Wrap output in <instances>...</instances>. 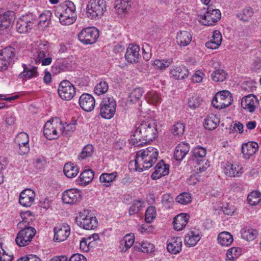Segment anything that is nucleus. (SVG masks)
Returning a JSON list of instances; mask_svg holds the SVG:
<instances>
[{
  "mask_svg": "<svg viewBox=\"0 0 261 261\" xmlns=\"http://www.w3.org/2000/svg\"><path fill=\"white\" fill-rule=\"evenodd\" d=\"M261 200V193L258 191L251 192L247 197L248 203L251 205H257Z\"/></svg>",
  "mask_w": 261,
  "mask_h": 261,
  "instance_id": "obj_42",
  "label": "nucleus"
},
{
  "mask_svg": "<svg viewBox=\"0 0 261 261\" xmlns=\"http://www.w3.org/2000/svg\"><path fill=\"white\" fill-rule=\"evenodd\" d=\"M22 66L23 70L19 74L18 77L19 79L27 80L38 76L39 74L36 67L31 65H27L25 64H22Z\"/></svg>",
  "mask_w": 261,
  "mask_h": 261,
  "instance_id": "obj_22",
  "label": "nucleus"
},
{
  "mask_svg": "<svg viewBox=\"0 0 261 261\" xmlns=\"http://www.w3.org/2000/svg\"><path fill=\"white\" fill-rule=\"evenodd\" d=\"M201 239L199 232L191 230L185 237V244L189 247L194 246Z\"/></svg>",
  "mask_w": 261,
  "mask_h": 261,
  "instance_id": "obj_28",
  "label": "nucleus"
},
{
  "mask_svg": "<svg viewBox=\"0 0 261 261\" xmlns=\"http://www.w3.org/2000/svg\"><path fill=\"white\" fill-rule=\"evenodd\" d=\"M64 125L61 119L56 117L47 121L44 126L43 133L49 140H54L59 138L60 134L63 132Z\"/></svg>",
  "mask_w": 261,
  "mask_h": 261,
  "instance_id": "obj_5",
  "label": "nucleus"
},
{
  "mask_svg": "<svg viewBox=\"0 0 261 261\" xmlns=\"http://www.w3.org/2000/svg\"><path fill=\"white\" fill-rule=\"evenodd\" d=\"M190 216L185 213H181L174 218L173 224L175 230H181L187 225L189 222Z\"/></svg>",
  "mask_w": 261,
  "mask_h": 261,
  "instance_id": "obj_26",
  "label": "nucleus"
},
{
  "mask_svg": "<svg viewBox=\"0 0 261 261\" xmlns=\"http://www.w3.org/2000/svg\"><path fill=\"white\" fill-rule=\"evenodd\" d=\"M0 55L10 62L15 56V49L11 46L6 47L1 50Z\"/></svg>",
  "mask_w": 261,
  "mask_h": 261,
  "instance_id": "obj_43",
  "label": "nucleus"
},
{
  "mask_svg": "<svg viewBox=\"0 0 261 261\" xmlns=\"http://www.w3.org/2000/svg\"><path fill=\"white\" fill-rule=\"evenodd\" d=\"M29 142V137L28 135L24 132L19 133L14 140V144L18 143L19 142Z\"/></svg>",
  "mask_w": 261,
  "mask_h": 261,
  "instance_id": "obj_57",
  "label": "nucleus"
},
{
  "mask_svg": "<svg viewBox=\"0 0 261 261\" xmlns=\"http://www.w3.org/2000/svg\"><path fill=\"white\" fill-rule=\"evenodd\" d=\"M75 129V126L74 123L68 124L66 126H64L63 132L61 134L65 136L68 135V132H73Z\"/></svg>",
  "mask_w": 261,
  "mask_h": 261,
  "instance_id": "obj_62",
  "label": "nucleus"
},
{
  "mask_svg": "<svg viewBox=\"0 0 261 261\" xmlns=\"http://www.w3.org/2000/svg\"><path fill=\"white\" fill-rule=\"evenodd\" d=\"M156 211L154 206L148 207L145 212V221L150 223L155 218Z\"/></svg>",
  "mask_w": 261,
  "mask_h": 261,
  "instance_id": "obj_51",
  "label": "nucleus"
},
{
  "mask_svg": "<svg viewBox=\"0 0 261 261\" xmlns=\"http://www.w3.org/2000/svg\"><path fill=\"white\" fill-rule=\"evenodd\" d=\"M185 124L181 122L176 123L172 127V133L174 136H181L185 131Z\"/></svg>",
  "mask_w": 261,
  "mask_h": 261,
  "instance_id": "obj_50",
  "label": "nucleus"
},
{
  "mask_svg": "<svg viewBox=\"0 0 261 261\" xmlns=\"http://www.w3.org/2000/svg\"><path fill=\"white\" fill-rule=\"evenodd\" d=\"M143 202L141 200H137L134 202L129 209V214L133 215L138 213L142 207Z\"/></svg>",
  "mask_w": 261,
  "mask_h": 261,
  "instance_id": "obj_54",
  "label": "nucleus"
},
{
  "mask_svg": "<svg viewBox=\"0 0 261 261\" xmlns=\"http://www.w3.org/2000/svg\"><path fill=\"white\" fill-rule=\"evenodd\" d=\"M106 10L105 0H90L86 6V13L89 18L97 20L102 16Z\"/></svg>",
  "mask_w": 261,
  "mask_h": 261,
  "instance_id": "obj_6",
  "label": "nucleus"
},
{
  "mask_svg": "<svg viewBox=\"0 0 261 261\" xmlns=\"http://www.w3.org/2000/svg\"><path fill=\"white\" fill-rule=\"evenodd\" d=\"M217 240L222 246L228 247L233 242V238L230 233L223 231L218 234Z\"/></svg>",
  "mask_w": 261,
  "mask_h": 261,
  "instance_id": "obj_33",
  "label": "nucleus"
},
{
  "mask_svg": "<svg viewBox=\"0 0 261 261\" xmlns=\"http://www.w3.org/2000/svg\"><path fill=\"white\" fill-rule=\"evenodd\" d=\"M70 67L67 61L63 59H58L51 67V71L54 74H57L61 72L68 70Z\"/></svg>",
  "mask_w": 261,
  "mask_h": 261,
  "instance_id": "obj_29",
  "label": "nucleus"
},
{
  "mask_svg": "<svg viewBox=\"0 0 261 261\" xmlns=\"http://www.w3.org/2000/svg\"><path fill=\"white\" fill-rule=\"evenodd\" d=\"M10 64V62L8 60L4 59V57L0 55V71L6 70Z\"/></svg>",
  "mask_w": 261,
  "mask_h": 261,
  "instance_id": "obj_61",
  "label": "nucleus"
},
{
  "mask_svg": "<svg viewBox=\"0 0 261 261\" xmlns=\"http://www.w3.org/2000/svg\"><path fill=\"white\" fill-rule=\"evenodd\" d=\"M206 152L205 148L199 146L195 147L192 151L193 156L196 158H202L205 156Z\"/></svg>",
  "mask_w": 261,
  "mask_h": 261,
  "instance_id": "obj_55",
  "label": "nucleus"
},
{
  "mask_svg": "<svg viewBox=\"0 0 261 261\" xmlns=\"http://www.w3.org/2000/svg\"><path fill=\"white\" fill-rule=\"evenodd\" d=\"M158 155V150L151 146L138 151L134 161L135 170L141 172L152 167L156 162Z\"/></svg>",
  "mask_w": 261,
  "mask_h": 261,
  "instance_id": "obj_2",
  "label": "nucleus"
},
{
  "mask_svg": "<svg viewBox=\"0 0 261 261\" xmlns=\"http://www.w3.org/2000/svg\"><path fill=\"white\" fill-rule=\"evenodd\" d=\"M170 73L174 79L180 80L188 76L189 71L185 66H179L171 69Z\"/></svg>",
  "mask_w": 261,
  "mask_h": 261,
  "instance_id": "obj_31",
  "label": "nucleus"
},
{
  "mask_svg": "<svg viewBox=\"0 0 261 261\" xmlns=\"http://www.w3.org/2000/svg\"><path fill=\"white\" fill-rule=\"evenodd\" d=\"M190 145L185 142H180L176 147L174 158L176 161H181L190 151Z\"/></svg>",
  "mask_w": 261,
  "mask_h": 261,
  "instance_id": "obj_25",
  "label": "nucleus"
},
{
  "mask_svg": "<svg viewBox=\"0 0 261 261\" xmlns=\"http://www.w3.org/2000/svg\"><path fill=\"white\" fill-rule=\"evenodd\" d=\"M254 14L253 9L250 7H247L244 8L241 12L237 15V17L241 20L244 22H247L252 17Z\"/></svg>",
  "mask_w": 261,
  "mask_h": 261,
  "instance_id": "obj_41",
  "label": "nucleus"
},
{
  "mask_svg": "<svg viewBox=\"0 0 261 261\" xmlns=\"http://www.w3.org/2000/svg\"><path fill=\"white\" fill-rule=\"evenodd\" d=\"M156 125L154 123L144 121L136 126L131 136L130 143L135 146H142L152 141L158 136Z\"/></svg>",
  "mask_w": 261,
  "mask_h": 261,
  "instance_id": "obj_1",
  "label": "nucleus"
},
{
  "mask_svg": "<svg viewBox=\"0 0 261 261\" xmlns=\"http://www.w3.org/2000/svg\"><path fill=\"white\" fill-rule=\"evenodd\" d=\"M58 94L60 97L65 100L71 99L75 94V88L67 80L62 81L58 88Z\"/></svg>",
  "mask_w": 261,
  "mask_h": 261,
  "instance_id": "obj_13",
  "label": "nucleus"
},
{
  "mask_svg": "<svg viewBox=\"0 0 261 261\" xmlns=\"http://www.w3.org/2000/svg\"><path fill=\"white\" fill-rule=\"evenodd\" d=\"M117 175L116 172L111 173H103L99 177L100 181L106 187H109L111 183L114 181Z\"/></svg>",
  "mask_w": 261,
  "mask_h": 261,
  "instance_id": "obj_39",
  "label": "nucleus"
},
{
  "mask_svg": "<svg viewBox=\"0 0 261 261\" xmlns=\"http://www.w3.org/2000/svg\"><path fill=\"white\" fill-rule=\"evenodd\" d=\"M69 261H86V257L81 254H74L69 258Z\"/></svg>",
  "mask_w": 261,
  "mask_h": 261,
  "instance_id": "obj_64",
  "label": "nucleus"
},
{
  "mask_svg": "<svg viewBox=\"0 0 261 261\" xmlns=\"http://www.w3.org/2000/svg\"><path fill=\"white\" fill-rule=\"evenodd\" d=\"M75 222L78 226L87 230L94 229L97 226V221L95 217L89 215L88 211L80 213L75 218Z\"/></svg>",
  "mask_w": 261,
  "mask_h": 261,
  "instance_id": "obj_8",
  "label": "nucleus"
},
{
  "mask_svg": "<svg viewBox=\"0 0 261 261\" xmlns=\"http://www.w3.org/2000/svg\"><path fill=\"white\" fill-rule=\"evenodd\" d=\"M227 73L225 71L222 69H218L214 71L211 77L212 80L217 82H223L226 77Z\"/></svg>",
  "mask_w": 261,
  "mask_h": 261,
  "instance_id": "obj_45",
  "label": "nucleus"
},
{
  "mask_svg": "<svg viewBox=\"0 0 261 261\" xmlns=\"http://www.w3.org/2000/svg\"><path fill=\"white\" fill-rule=\"evenodd\" d=\"M62 199L65 203L69 204L76 203L82 199L81 192L76 189L67 190L63 192Z\"/></svg>",
  "mask_w": 261,
  "mask_h": 261,
  "instance_id": "obj_14",
  "label": "nucleus"
},
{
  "mask_svg": "<svg viewBox=\"0 0 261 261\" xmlns=\"http://www.w3.org/2000/svg\"><path fill=\"white\" fill-rule=\"evenodd\" d=\"M225 173L229 177H240L243 173V168L237 164L227 162L225 167Z\"/></svg>",
  "mask_w": 261,
  "mask_h": 261,
  "instance_id": "obj_23",
  "label": "nucleus"
},
{
  "mask_svg": "<svg viewBox=\"0 0 261 261\" xmlns=\"http://www.w3.org/2000/svg\"><path fill=\"white\" fill-rule=\"evenodd\" d=\"M55 242H61L66 240L69 237L70 229L68 225L57 226L54 228Z\"/></svg>",
  "mask_w": 261,
  "mask_h": 261,
  "instance_id": "obj_18",
  "label": "nucleus"
},
{
  "mask_svg": "<svg viewBox=\"0 0 261 261\" xmlns=\"http://www.w3.org/2000/svg\"><path fill=\"white\" fill-rule=\"evenodd\" d=\"M35 197L34 191L31 189H27L20 193L19 202L23 206L29 207L34 203Z\"/></svg>",
  "mask_w": 261,
  "mask_h": 261,
  "instance_id": "obj_16",
  "label": "nucleus"
},
{
  "mask_svg": "<svg viewBox=\"0 0 261 261\" xmlns=\"http://www.w3.org/2000/svg\"><path fill=\"white\" fill-rule=\"evenodd\" d=\"M191 194L189 193L184 192L176 197V201L178 203L186 205L191 202Z\"/></svg>",
  "mask_w": 261,
  "mask_h": 261,
  "instance_id": "obj_49",
  "label": "nucleus"
},
{
  "mask_svg": "<svg viewBox=\"0 0 261 261\" xmlns=\"http://www.w3.org/2000/svg\"><path fill=\"white\" fill-rule=\"evenodd\" d=\"M203 73L200 71H196L192 76L191 80L194 83H200L202 82Z\"/></svg>",
  "mask_w": 261,
  "mask_h": 261,
  "instance_id": "obj_60",
  "label": "nucleus"
},
{
  "mask_svg": "<svg viewBox=\"0 0 261 261\" xmlns=\"http://www.w3.org/2000/svg\"><path fill=\"white\" fill-rule=\"evenodd\" d=\"M75 6L70 1L61 3L57 8L56 15L59 16L60 22L62 25H68L73 23L76 20Z\"/></svg>",
  "mask_w": 261,
  "mask_h": 261,
  "instance_id": "obj_3",
  "label": "nucleus"
},
{
  "mask_svg": "<svg viewBox=\"0 0 261 261\" xmlns=\"http://www.w3.org/2000/svg\"><path fill=\"white\" fill-rule=\"evenodd\" d=\"M28 219L25 217L23 220L19 222L18 224V227L21 228L15 239L16 244L20 247H24L29 244L33 238L35 236L36 231V229L29 225L25 224L28 222Z\"/></svg>",
  "mask_w": 261,
  "mask_h": 261,
  "instance_id": "obj_4",
  "label": "nucleus"
},
{
  "mask_svg": "<svg viewBox=\"0 0 261 261\" xmlns=\"http://www.w3.org/2000/svg\"><path fill=\"white\" fill-rule=\"evenodd\" d=\"M91 238L89 237L87 239L83 238L80 241V248L83 251L88 252L90 250V244L91 242L90 241Z\"/></svg>",
  "mask_w": 261,
  "mask_h": 261,
  "instance_id": "obj_56",
  "label": "nucleus"
},
{
  "mask_svg": "<svg viewBox=\"0 0 261 261\" xmlns=\"http://www.w3.org/2000/svg\"><path fill=\"white\" fill-rule=\"evenodd\" d=\"M169 173V166L165 164L163 160H161L155 166L154 171L151 177L153 180L158 179L162 176L167 175Z\"/></svg>",
  "mask_w": 261,
  "mask_h": 261,
  "instance_id": "obj_20",
  "label": "nucleus"
},
{
  "mask_svg": "<svg viewBox=\"0 0 261 261\" xmlns=\"http://www.w3.org/2000/svg\"><path fill=\"white\" fill-rule=\"evenodd\" d=\"M15 19L14 11H8L0 15V30H4L12 26Z\"/></svg>",
  "mask_w": 261,
  "mask_h": 261,
  "instance_id": "obj_21",
  "label": "nucleus"
},
{
  "mask_svg": "<svg viewBox=\"0 0 261 261\" xmlns=\"http://www.w3.org/2000/svg\"><path fill=\"white\" fill-rule=\"evenodd\" d=\"M182 244V240L180 237L173 238L168 243L167 249L170 253L176 254L181 250Z\"/></svg>",
  "mask_w": 261,
  "mask_h": 261,
  "instance_id": "obj_27",
  "label": "nucleus"
},
{
  "mask_svg": "<svg viewBox=\"0 0 261 261\" xmlns=\"http://www.w3.org/2000/svg\"><path fill=\"white\" fill-rule=\"evenodd\" d=\"M173 63L172 58H167L163 60H155L153 62V65L156 69L160 70H165Z\"/></svg>",
  "mask_w": 261,
  "mask_h": 261,
  "instance_id": "obj_40",
  "label": "nucleus"
},
{
  "mask_svg": "<svg viewBox=\"0 0 261 261\" xmlns=\"http://www.w3.org/2000/svg\"><path fill=\"white\" fill-rule=\"evenodd\" d=\"M150 49L149 48V46L148 44H146L145 45H143L142 47V51H143V58L148 61L149 60L151 57V53H150Z\"/></svg>",
  "mask_w": 261,
  "mask_h": 261,
  "instance_id": "obj_58",
  "label": "nucleus"
},
{
  "mask_svg": "<svg viewBox=\"0 0 261 261\" xmlns=\"http://www.w3.org/2000/svg\"><path fill=\"white\" fill-rule=\"evenodd\" d=\"M116 101L112 96L104 98L100 105V114L107 119H110L115 114Z\"/></svg>",
  "mask_w": 261,
  "mask_h": 261,
  "instance_id": "obj_7",
  "label": "nucleus"
},
{
  "mask_svg": "<svg viewBox=\"0 0 261 261\" xmlns=\"http://www.w3.org/2000/svg\"><path fill=\"white\" fill-rule=\"evenodd\" d=\"M79 105L85 111L91 112L94 108L95 100L91 94L84 93L79 98Z\"/></svg>",
  "mask_w": 261,
  "mask_h": 261,
  "instance_id": "obj_15",
  "label": "nucleus"
},
{
  "mask_svg": "<svg viewBox=\"0 0 261 261\" xmlns=\"http://www.w3.org/2000/svg\"><path fill=\"white\" fill-rule=\"evenodd\" d=\"M258 145L255 142H248L242 145V152L244 157L249 159L254 155L258 150Z\"/></svg>",
  "mask_w": 261,
  "mask_h": 261,
  "instance_id": "obj_24",
  "label": "nucleus"
},
{
  "mask_svg": "<svg viewBox=\"0 0 261 261\" xmlns=\"http://www.w3.org/2000/svg\"><path fill=\"white\" fill-rule=\"evenodd\" d=\"M221 13L218 9L208 7L205 13L201 15L199 21L204 25H212L220 19Z\"/></svg>",
  "mask_w": 261,
  "mask_h": 261,
  "instance_id": "obj_12",
  "label": "nucleus"
},
{
  "mask_svg": "<svg viewBox=\"0 0 261 261\" xmlns=\"http://www.w3.org/2000/svg\"><path fill=\"white\" fill-rule=\"evenodd\" d=\"M241 237L247 241L254 240L258 235V232L255 229L249 227H245L241 230Z\"/></svg>",
  "mask_w": 261,
  "mask_h": 261,
  "instance_id": "obj_36",
  "label": "nucleus"
},
{
  "mask_svg": "<svg viewBox=\"0 0 261 261\" xmlns=\"http://www.w3.org/2000/svg\"><path fill=\"white\" fill-rule=\"evenodd\" d=\"M201 101V99L199 97L197 96H193L189 98L188 105L190 108L194 110L199 107Z\"/></svg>",
  "mask_w": 261,
  "mask_h": 261,
  "instance_id": "obj_52",
  "label": "nucleus"
},
{
  "mask_svg": "<svg viewBox=\"0 0 261 261\" xmlns=\"http://www.w3.org/2000/svg\"><path fill=\"white\" fill-rule=\"evenodd\" d=\"M140 47L133 44H129L125 54L126 60L130 63H137L140 57Z\"/></svg>",
  "mask_w": 261,
  "mask_h": 261,
  "instance_id": "obj_19",
  "label": "nucleus"
},
{
  "mask_svg": "<svg viewBox=\"0 0 261 261\" xmlns=\"http://www.w3.org/2000/svg\"><path fill=\"white\" fill-rule=\"evenodd\" d=\"M192 40V35L188 31H180L176 35V42L181 47H185L190 44Z\"/></svg>",
  "mask_w": 261,
  "mask_h": 261,
  "instance_id": "obj_30",
  "label": "nucleus"
},
{
  "mask_svg": "<svg viewBox=\"0 0 261 261\" xmlns=\"http://www.w3.org/2000/svg\"><path fill=\"white\" fill-rule=\"evenodd\" d=\"M94 172L91 169L84 170L79 178V184L85 186L90 183L93 179Z\"/></svg>",
  "mask_w": 261,
  "mask_h": 261,
  "instance_id": "obj_32",
  "label": "nucleus"
},
{
  "mask_svg": "<svg viewBox=\"0 0 261 261\" xmlns=\"http://www.w3.org/2000/svg\"><path fill=\"white\" fill-rule=\"evenodd\" d=\"M174 197L171 194H164L162 198V203L166 208H170L174 204Z\"/></svg>",
  "mask_w": 261,
  "mask_h": 261,
  "instance_id": "obj_48",
  "label": "nucleus"
},
{
  "mask_svg": "<svg viewBox=\"0 0 261 261\" xmlns=\"http://www.w3.org/2000/svg\"><path fill=\"white\" fill-rule=\"evenodd\" d=\"M258 103V100L253 94H249L244 97L241 101L242 107L250 113H252L255 111Z\"/></svg>",
  "mask_w": 261,
  "mask_h": 261,
  "instance_id": "obj_17",
  "label": "nucleus"
},
{
  "mask_svg": "<svg viewBox=\"0 0 261 261\" xmlns=\"http://www.w3.org/2000/svg\"><path fill=\"white\" fill-rule=\"evenodd\" d=\"M134 248L136 251L146 253H151L154 250L153 244L147 241H142L139 243H136Z\"/></svg>",
  "mask_w": 261,
  "mask_h": 261,
  "instance_id": "obj_35",
  "label": "nucleus"
},
{
  "mask_svg": "<svg viewBox=\"0 0 261 261\" xmlns=\"http://www.w3.org/2000/svg\"><path fill=\"white\" fill-rule=\"evenodd\" d=\"M63 171L67 177L72 178L77 175L79 172V168L72 163H67L64 165Z\"/></svg>",
  "mask_w": 261,
  "mask_h": 261,
  "instance_id": "obj_37",
  "label": "nucleus"
},
{
  "mask_svg": "<svg viewBox=\"0 0 261 261\" xmlns=\"http://www.w3.org/2000/svg\"><path fill=\"white\" fill-rule=\"evenodd\" d=\"M134 243V236L131 234H126L121 241V245L124 244L126 249L130 248ZM126 250H125V251Z\"/></svg>",
  "mask_w": 261,
  "mask_h": 261,
  "instance_id": "obj_53",
  "label": "nucleus"
},
{
  "mask_svg": "<svg viewBox=\"0 0 261 261\" xmlns=\"http://www.w3.org/2000/svg\"><path fill=\"white\" fill-rule=\"evenodd\" d=\"M99 36V31L95 27L83 29L78 34L79 40L84 44H92L96 42Z\"/></svg>",
  "mask_w": 261,
  "mask_h": 261,
  "instance_id": "obj_11",
  "label": "nucleus"
},
{
  "mask_svg": "<svg viewBox=\"0 0 261 261\" xmlns=\"http://www.w3.org/2000/svg\"><path fill=\"white\" fill-rule=\"evenodd\" d=\"M36 17L32 13L23 15L17 21L16 24L17 31L20 34L28 33L32 28V25L36 22Z\"/></svg>",
  "mask_w": 261,
  "mask_h": 261,
  "instance_id": "obj_10",
  "label": "nucleus"
},
{
  "mask_svg": "<svg viewBox=\"0 0 261 261\" xmlns=\"http://www.w3.org/2000/svg\"><path fill=\"white\" fill-rule=\"evenodd\" d=\"M109 89L107 82L104 81H100L95 87L94 93L97 95L106 93Z\"/></svg>",
  "mask_w": 261,
  "mask_h": 261,
  "instance_id": "obj_44",
  "label": "nucleus"
},
{
  "mask_svg": "<svg viewBox=\"0 0 261 261\" xmlns=\"http://www.w3.org/2000/svg\"><path fill=\"white\" fill-rule=\"evenodd\" d=\"M143 90L141 88L134 89L129 95L130 101L133 103L139 102L143 96Z\"/></svg>",
  "mask_w": 261,
  "mask_h": 261,
  "instance_id": "obj_47",
  "label": "nucleus"
},
{
  "mask_svg": "<svg viewBox=\"0 0 261 261\" xmlns=\"http://www.w3.org/2000/svg\"><path fill=\"white\" fill-rule=\"evenodd\" d=\"M14 148L20 155H24L30 151V147L22 146L21 145H14Z\"/></svg>",
  "mask_w": 261,
  "mask_h": 261,
  "instance_id": "obj_59",
  "label": "nucleus"
},
{
  "mask_svg": "<svg viewBox=\"0 0 261 261\" xmlns=\"http://www.w3.org/2000/svg\"><path fill=\"white\" fill-rule=\"evenodd\" d=\"M114 8L119 15H122L127 11V8L130 6L127 0H116Z\"/></svg>",
  "mask_w": 261,
  "mask_h": 261,
  "instance_id": "obj_38",
  "label": "nucleus"
},
{
  "mask_svg": "<svg viewBox=\"0 0 261 261\" xmlns=\"http://www.w3.org/2000/svg\"><path fill=\"white\" fill-rule=\"evenodd\" d=\"M93 149L94 148L92 145L88 144L86 145L79 155V159L84 160L87 158L91 156L93 153Z\"/></svg>",
  "mask_w": 261,
  "mask_h": 261,
  "instance_id": "obj_46",
  "label": "nucleus"
},
{
  "mask_svg": "<svg viewBox=\"0 0 261 261\" xmlns=\"http://www.w3.org/2000/svg\"><path fill=\"white\" fill-rule=\"evenodd\" d=\"M220 123V120L215 115L211 114L204 119V126L206 129L212 130L215 129Z\"/></svg>",
  "mask_w": 261,
  "mask_h": 261,
  "instance_id": "obj_34",
  "label": "nucleus"
},
{
  "mask_svg": "<svg viewBox=\"0 0 261 261\" xmlns=\"http://www.w3.org/2000/svg\"><path fill=\"white\" fill-rule=\"evenodd\" d=\"M233 101L231 93L227 90L220 91L215 95L212 104L217 109H221L229 106Z\"/></svg>",
  "mask_w": 261,
  "mask_h": 261,
  "instance_id": "obj_9",
  "label": "nucleus"
},
{
  "mask_svg": "<svg viewBox=\"0 0 261 261\" xmlns=\"http://www.w3.org/2000/svg\"><path fill=\"white\" fill-rule=\"evenodd\" d=\"M220 45V43H218V42L214 41L212 39L205 43V46L207 48L212 49L217 48Z\"/></svg>",
  "mask_w": 261,
  "mask_h": 261,
  "instance_id": "obj_63",
  "label": "nucleus"
}]
</instances>
